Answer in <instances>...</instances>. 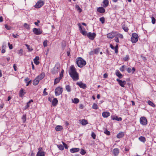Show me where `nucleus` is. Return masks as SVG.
<instances>
[{
  "mask_svg": "<svg viewBox=\"0 0 156 156\" xmlns=\"http://www.w3.org/2000/svg\"><path fill=\"white\" fill-rule=\"evenodd\" d=\"M80 149L79 148H73L70 149V152L72 153L77 152L79 151Z\"/></svg>",
  "mask_w": 156,
  "mask_h": 156,
  "instance_id": "obj_24",
  "label": "nucleus"
},
{
  "mask_svg": "<svg viewBox=\"0 0 156 156\" xmlns=\"http://www.w3.org/2000/svg\"><path fill=\"white\" fill-rule=\"evenodd\" d=\"M76 84L78 85L80 87L83 89H85L87 87L86 84L82 82H77V83Z\"/></svg>",
  "mask_w": 156,
  "mask_h": 156,
  "instance_id": "obj_14",
  "label": "nucleus"
},
{
  "mask_svg": "<svg viewBox=\"0 0 156 156\" xmlns=\"http://www.w3.org/2000/svg\"><path fill=\"white\" fill-rule=\"evenodd\" d=\"M62 79L61 78L59 77V78H56L55 79L54 82V85L57 84V83H58L60 80Z\"/></svg>",
  "mask_w": 156,
  "mask_h": 156,
  "instance_id": "obj_30",
  "label": "nucleus"
},
{
  "mask_svg": "<svg viewBox=\"0 0 156 156\" xmlns=\"http://www.w3.org/2000/svg\"><path fill=\"white\" fill-rule=\"evenodd\" d=\"M147 103L148 104V105L151 106L153 107H155V105L153 103V102H152L151 101L149 100L147 101Z\"/></svg>",
  "mask_w": 156,
  "mask_h": 156,
  "instance_id": "obj_38",
  "label": "nucleus"
},
{
  "mask_svg": "<svg viewBox=\"0 0 156 156\" xmlns=\"http://www.w3.org/2000/svg\"><path fill=\"white\" fill-rule=\"evenodd\" d=\"M58 147L59 149L61 150H63L64 149V147L62 145H58Z\"/></svg>",
  "mask_w": 156,
  "mask_h": 156,
  "instance_id": "obj_45",
  "label": "nucleus"
},
{
  "mask_svg": "<svg viewBox=\"0 0 156 156\" xmlns=\"http://www.w3.org/2000/svg\"><path fill=\"white\" fill-rule=\"evenodd\" d=\"M60 66L59 64H56L52 70V73L53 74L57 73L59 71Z\"/></svg>",
  "mask_w": 156,
  "mask_h": 156,
  "instance_id": "obj_6",
  "label": "nucleus"
},
{
  "mask_svg": "<svg viewBox=\"0 0 156 156\" xmlns=\"http://www.w3.org/2000/svg\"><path fill=\"white\" fill-rule=\"evenodd\" d=\"M115 41L117 43H119V40L118 37H115Z\"/></svg>",
  "mask_w": 156,
  "mask_h": 156,
  "instance_id": "obj_60",
  "label": "nucleus"
},
{
  "mask_svg": "<svg viewBox=\"0 0 156 156\" xmlns=\"http://www.w3.org/2000/svg\"><path fill=\"white\" fill-rule=\"evenodd\" d=\"M126 67V66L125 65L122 66L121 67L120 69L119 70L120 71L122 72H123L124 71V69Z\"/></svg>",
  "mask_w": 156,
  "mask_h": 156,
  "instance_id": "obj_47",
  "label": "nucleus"
},
{
  "mask_svg": "<svg viewBox=\"0 0 156 156\" xmlns=\"http://www.w3.org/2000/svg\"><path fill=\"white\" fill-rule=\"evenodd\" d=\"M139 140L143 143H144L146 141V139L143 136H140L139 138Z\"/></svg>",
  "mask_w": 156,
  "mask_h": 156,
  "instance_id": "obj_32",
  "label": "nucleus"
},
{
  "mask_svg": "<svg viewBox=\"0 0 156 156\" xmlns=\"http://www.w3.org/2000/svg\"><path fill=\"white\" fill-rule=\"evenodd\" d=\"M88 122L87 120L85 119H83L81 121V124L83 125H85L87 124Z\"/></svg>",
  "mask_w": 156,
  "mask_h": 156,
  "instance_id": "obj_39",
  "label": "nucleus"
},
{
  "mask_svg": "<svg viewBox=\"0 0 156 156\" xmlns=\"http://www.w3.org/2000/svg\"><path fill=\"white\" fill-rule=\"evenodd\" d=\"M13 68L14 69V70L15 71H16L17 70V67H16V64H14L13 65Z\"/></svg>",
  "mask_w": 156,
  "mask_h": 156,
  "instance_id": "obj_64",
  "label": "nucleus"
},
{
  "mask_svg": "<svg viewBox=\"0 0 156 156\" xmlns=\"http://www.w3.org/2000/svg\"><path fill=\"white\" fill-rule=\"evenodd\" d=\"M33 30L34 33L37 35L41 34L42 33V30L40 28H34Z\"/></svg>",
  "mask_w": 156,
  "mask_h": 156,
  "instance_id": "obj_9",
  "label": "nucleus"
},
{
  "mask_svg": "<svg viewBox=\"0 0 156 156\" xmlns=\"http://www.w3.org/2000/svg\"><path fill=\"white\" fill-rule=\"evenodd\" d=\"M80 154H81L82 155H84L86 153V151L84 149H81V151L80 152Z\"/></svg>",
  "mask_w": 156,
  "mask_h": 156,
  "instance_id": "obj_49",
  "label": "nucleus"
},
{
  "mask_svg": "<svg viewBox=\"0 0 156 156\" xmlns=\"http://www.w3.org/2000/svg\"><path fill=\"white\" fill-rule=\"evenodd\" d=\"M40 81L37 77L33 80V84L34 85H37Z\"/></svg>",
  "mask_w": 156,
  "mask_h": 156,
  "instance_id": "obj_26",
  "label": "nucleus"
},
{
  "mask_svg": "<svg viewBox=\"0 0 156 156\" xmlns=\"http://www.w3.org/2000/svg\"><path fill=\"white\" fill-rule=\"evenodd\" d=\"M25 45L27 47V49H28V51H31L33 50V49L32 48H30V46L29 45L27 44H25Z\"/></svg>",
  "mask_w": 156,
  "mask_h": 156,
  "instance_id": "obj_40",
  "label": "nucleus"
},
{
  "mask_svg": "<svg viewBox=\"0 0 156 156\" xmlns=\"http://www.w3.org/2000/svg\"><path fill=\"white\" fill-rule=\"evenodd\" d=\"M110 47L112 49H114L115 50V52L116 53H117L118 52V44H117L116 46L114 47L113 45L111 44L110 45Z\"/></svg>",
  "mask_w": 156,
  "mask_h": 156,
  "instance_id": "obj_15",
  "label": "nucleus"
},
{
  "mask_svg": "<svg viewBox=\"0 0 156 156\" xmlns=\"http://www.w3.org/2000/svg\"><path fill=\"white\" fill-rule=\"evenodd\" d=\"M47 90L46 88H44V91L43 92V95L44 96H46L48 95V93L46 92V90Z\"/></svg>",
  "mask_w": 156,
  "mask_h": 156,
  "instance_id": "obj_52",
  "label": "nucleus"
},
{
  "mask_svg": "<svg viewBox=\"0 0 156 156\" xmlns=\"http://www.w3.org/2000/svg\"><path fill=\"white\" fill-rule=\"evenodd\" d=\"M116 32L112 31L107 34V37L109 39H111L114 37L116 36Z\"/></svg>",
  "mask_w": 156,
  "mask_h": 156,
  "instance_id": "obj_8",
  "label": "nucleus"
},
{
  "mask_svg": "<svg viewBox=\"0 0 156 156\" xmlns=\"http://www.w3.org/2000/svg\"><path fill=\"white\" fill-rule=\"evenodd\" d=\"M58 100L56 98H54L52 101V105L54 106H55L58 103Z\"/></svg>",
  "mask_w": 156,
  "mask_h": 156,
  "instance_id": "obj_22",
  "label": "nucleus"
},
{
  "mask_svg": "<svg viewBox=\"0 0 156 156\" xmlns=\"http://www.w3.org/2000/svg\"><path fill=\"white\" fill-rule=\"evenodd\" d=\"M8 45L9 46V48L10 49H12L13 46L12 44H10L9 43H8Z\"/></svg>",
  "mask_w": 156,
  "mask_h": 156,
  "instance_id": "obj_59",
  "label": "nucleus"
},
{
  "mask_svg": "<svg viewBox=\"0 0 156 156\" xmlns=\"http://www.w3.org/2000/svg\"><path fill=\"white\" fill-rule=\"evenodd\" d=\"M127 71L128 73H130L132 71V73H133L135 71V69L134 67H133L132 69L130 67H129L127 69Z\"/></svg>",
  "mask_w": 156,
  "mask_h": 156,
  "instance_id": "obj_27",
  "label": "nucleus"
},
{
  "mask_svg": "<svg viewBox=\"0 0 156 156\" xmlns=\"http://www.w3.org/2000/svg\"><path fill=\"white\" fill-rule=\"evenodd\" d=\"M119 153V150L117 148H114L113 149L112 153L114 155L117 156Z\"/></svg>",
  "mask_w": 156,
  "mask_h": 156,
  "instance_id": "obj_16",
  "label": "nucleus"
},
{
  "mask_svg": "<svg viewBox=\"0 0 156 156\" xmlns=\"http://www.w3.org/2000/svg\"><path fill=\"white\" fill-rule=\"evenodd\" d=\"M45 76V74L44 73H42L40 75L37 76L36 77L40 81Z\"/></svg>",
  "mask_w": 156,
  "mask_h": 156,
  "instance_id": "obj_21",
  "label": "nucleus"
},
{
  "mask_svg": "<svg viewBox=\"0 0 156 156\" xmlns=\"http://www.w3.org/2000/svg\"><path fill=\"white\" fill-rule=\"evenodd\" d=\"M62 129V127L61 126H57L55 128V129L57 131H60Z\"/></svg>",
  "mask_w": 156,
  "mask_h": 156,
  "instance_id": "obj_28",
  "label": "nucleus"
},
{
  "mask_svg": "<svg viewBox=\"0 0 156 156\" xmlns=\"http://www.w3.org/2000/svg\"><path fill=\"white\" fill-rule=\"evenodd\" d=\"M122 29L124 30L125 32H127L129 30V29L126 27L125 24H123L122 26Z\"/></svg>",
  "mask_w": 156,
  "mask_h": 156,
  "instance_id": "obj_29",
  "label": "nucleus"
},
{
  "mask_svg": "<svg viewBox=\"0 0 156 156\" xmlns=\"http://www.w3.org/2000/svg\"><path fill=\"white\" fill-rule=\"evenodd\" d=\"M116 35V36H118V38H120L121 39H123V36L122 34L118 33L117 32Z\"/></svg>",
  "mask_w": 156,
  "mask_h": 156,
  "instance_id": "obj_36",
  "label": "nucleus"
},
{
  "mask_svg": "<svg viewBox=\"0 0 156 156\" xmlns=\"http://www.w3.org/2000/svg\"><path fill=\"white\" fill-rule=\"evenodd\" d=\"M110 115V113L108 112H104L102 113V116L104 118H107Z\"/></svg>",
  "mask_w": 156,
  "mask_h": 156,
  "instance_id": "obj_18",
  "label": "nucleus"
},
{
  "mask_svg": "<svg viewBox=\"0 0 156 156\" xmlns=\"http://www.w3.org/2000/svg\"><path fill=\"white\" fill-rule=\"evenodd\" d=\"M129 58V55H127L125 57H124L123 58V60L125 61H128Z\"/></svg>",
  "mask_w": 156,
  "mask_h": 156,
  "instance_id": "obj_51",
  "label": "nucleus"
},
{
  "mask_svg": "<svg viewBox=\"0 0 156 156\" xmlns=\"http://www.w3.org/2000/svg\"><path fill=\"white\" fill-rule=\"evenodd\" d=\"M100 21L101 22L102 24H103L105 22V18L104 17H101L99 19Z\"/></svg>",
  "mask_w": 156,
  "mask_h": 156,
  "instance_id": "obj_43",
  "label": "nucleus"
},
{
  "mask_svg": "<svg viewBox=\"0 0 156 156\" xmlns=\"http://www.w3.org/2000/svg\"><path fill=\"white\" fill-rule=\"evenodd\" d=\"M124 136V134L123 132H121L118 133L117 135V137L118 138H122Z\"/></svg>",
  "mask_w": 156,
  "mask_h": 156,
  "instance_id": "obj_33",
  "label": "nucleus"
},
{
  "mask_svg": "<svg viewBox=\"0 0 156 156\" xmlns=\"http://www.w3.org/2000/svg\"><path fill=\"white\" fill-rule=\"evenodd\" d=\"M104 133L108 135H109L110 134V132L108 131L107 129H105L104 132Z\"/></svg>",
  "mask_w": 156,
  "mask_h": 156,
  "instance_id": "obj_50",
  "label": "nucleus"
},
{
  "mask_svg": "<svg viewBox=\"0 0 156 156\" xmlns=\"http://www.w3.org/2000/svg\"><path fill=\"white\" fill-rule=\"evenodd\" d=\"M76 8L77 9V11L79 13H80L82 12L81 9L80 7L78 5H76Z\"/></svg>",
  "mask_w": 156,
  "mask_h": 156,
  "instance_id": "obj_42",
  "label": "nucleus"
},
{
  "mask_svg": "<svg viewBox=\"0 0 156 156\" xmlns=\"http://www.w3.org/2000/svg\"><path fill=\"white\" fill-rule=\"evenodd\" d=\"M111 117L113 120H117L119 121L122 120V118L121 117L118 118L117 116H112Z\"/></svg>",
  "mask_w": 156,
  "mask_h": 156,
  "instance_id": "obj_20",
  "label": "nucleus"
},
{
  "mask_svg": "<svg viewBox=\"0 0 156 156\" xmlns=\"http://www.w3.org/2000/svg\"><path fill=\"white\" fill-rule=\"evenodd\" d=\"M151 22L153 24H154L155 23L156 20L153 17H151Z\"/></svg>",
  "mask_w": 156,
  "mask_h": 156,
  "instance_id": "obj_54",
  "label": "nucleus"
},
{
  "mask_svg": "<svg viewBox=\"0 0 156 156\" xmlns=\"http://www.w3.org/2000/svg\"><path fill=\"white\" fill-rule=\"evenodd\" d=\"M78 25L79 27V30L80 33L84 35H86L87 34V32L86 31L84 30V28H83L84 30H83L81 26V25L80 23H78Z\"/></svg>",
  "mask_w": 156,
  "mask_h": 156,
  "instance_id": "obj_13",
  "label": "nucleus"
},
{
  "mask_svg": "<svg viewBox=\"0 0 156 156\" xmlns=\"http://www.w3.org/2000/svg\"><path fill=\"white\" fill-rule=\"evenodd\" d=\"M73 101L74 103L77 104L79 102V100L77 98H75L74 99Z\"/></svg>",
  "mask_w": 156,
  "mask_h": 156,
  "instance_id": "obj_46",
  "label": "nucleus"
},
{
  "mask_svg": "<svg viewBox=\"0 0 156 156\" xmlns=\"http://www.w3.org/2000/svg\"><path fill=\"white\" fill-rule=\"evenodd\" d=\"M116 81L118 82L119 84L121 87H125V85L126 83V82L125 81H122L119 79H117Z\"/></svg>",
  "mask_w": 156,
  "mask_h": 156,
  "instance_id": "obj_12",
  "label": "nucleus"
},
{
  "mask_svg": "<svg viewBox=\"0 0 156 156\" xmlns=\"http://www.w3.org/2000/svg\"><path fill=\"white\" fill-rule=\"evenodd\" d=\"M108 76V74L107 73H105L104 74L103 77L105 78H107Z\"/></svg>",
  "mask_w": 156,
  "mask_h": 156,
  "instance_id": "obj_61",
  "label": "nucleus"
},
{
  "mask_svg": "<svg viewBox=\"0 0 156 156\" xmlns=\"http://www.w3.org/2000/svg\"><path fill=\"white\" fill-rule=\"evenodd\" d=\"M5 28L8 30H10L11 29V27L9 26L7 24H5Z\"/></svg>",
  "mask_w": 156,
  "mask_h": 156,
  "instance_id": "obj_48",
  "label": "nucleus"
},
{
  "mask_svg": "<svg viewBox=\"0 0 156 156\" xmlns=\"http://www.w3.org/2000/svg\"><path fill=\"white\" fill-rule=\"evenodd\" d=\"M91 136L94 139H95L96 138V135L94 132H92L91 134Z\"/></svg>",
  "mask_w": 156,
  "mask_h": 156,
  "instance_id": "obj_57",
  "label": "nucleus"
},
{
  "mask_svg": "<svg viewBox=\"0 0 156 156\" xmlns=\"http://www.w3.org/2000/svg\"><path fill=\"white\" fill-rule=\"evenodd\" d=\"M87 36L91 40H94L96 36V34L95 33H91L89 32L87 34Z\"/></svg>",
  "mask_w": 156,
  "mask_h": 156,
  "instance_id": "obj_10",
  "label": "nucleus"
},
{
  "mask_svg": "<svg viewBox=\"0 0 156 156\" xmlns=\"http://www.w3.org/2000/svg\"><path fill=\"white\" fill-rule=\"evenodd\" d=\"M92 108L94 109H97L98 108V107L96 103H94L92 105Z\"/></svg>",
  "mask_w": 156,
  "mask_h": 156,
  "instance_id": "obj_41",
  "label": "nucleus"
},
{
  "mask_svg": "<svg viewBox=\"0 0 156 156\" xmlns=\"http://www.w3.org/2000/svg\"><path fill=\"white\" fill-rule=\"evenodd\" d=\"M108 0H105L103 2L104 4V7H106L108 5Z\"/></svg>",
  "mask_w": 156,
  "mask_h": 156,
  "instance_id": "obj_37",
  "label": "nucleus"
},
{
  "mask_svg": "<svg viewBox=\"0 0 156 156\" xmlns=\"http://www.w3.org/2000/svg\"><path fill=\"white\" fill-rule=\"evenodd\" d=\"M66 89L68 92H70L71 90V89L70 86L69 85H66Z\"/></svg>",
  "mask_w": 156,
  "mask_h": 156,
  "instance_id": "obj_35",
  "label": "nucleus"
},
{
  "mask_svg": "<svg viewBox=\"0 0 156 156\" xmlns=\"http://www.w3.org/2000/svg\"><path fill=\"white\" fill-rule=\"evenodd\" d=\"M26 93L23 91V90L21 89L20 91L19 96L20 97H22Z\"/></svg>",
  "mask_w": 156,
  "mask_h": 156,
  "instance_id": "obj_31",
  "label": "nucleus"
},
{
  "mask_svg": "<svg viewBox=\"0 0 156 156\" xmlns=\"http://www.w3.org/2000/svg\"><path fill=\"white\" fill-rule=\"evenodd\" d=\"M100 51V48H97L94 49V53L95 54L97 55Z\"/></svg>",
  "mask_w": 156,
  "mask_h": 156,
  "instance_id": "obj_44",
  "label": "nucleus"
},
{
  "mask_svg": "<svg viewBox=\"0 0 156 156\" xmlns=\"http://www.w3.org/2000/svg\"><path fill=\"white\" fill-rule=\"evenodd\" d=\"M138 35L135 33H133L131 37V41L133 43H136L138 40Z\"/></svg>",
  "mask_w": 156,
  "mask_h": 156,
  "instance_id": "obj_3",
  "label": "nucleus"
},
{
  "mask_svg": "<svg viewBox=\"0 0 156 156\" xmlns=\"http://www.w3.org/2000/svg\"><path fill=\"white\" fill-rule=\"evenodd\" d=\"M38 150V151L37 154V156H44V152L42 151V148H39Z\"/></svg>",
  "mask_w": 156,
  "mask_h": 156,
  "instance_id": "obj_11",
  "label": "nucleus"
},
{
  "mask_svg": "<svg viewBox=\"0 0 156 156\" xmlns=\"http://www.w3.org/2000/svg\"><path fill=\"white\" fill-rule=\"evenodd\" d=\"M44 2L42 0H39L36 3L34 7L36 8H39L43 6Z\"/></svg>",
  "mask_w": 156,
  "mask_h": 156,
  "instance_id": "obj_7",
  "label": "nucleus"
},
{
  "mask_svg": "<svg viewBox=\"0 0 156 156\" xmlns=\"http://www.w3.org/2000/svg\"><path fill=\"white\" fill-rule=\"evenodd\" d=\"M31 80H30V79L28 77L26 78L24 80V81L27 83L26 86H28L31 83Z\"/></svg>",
  "mask_w": 156,
  "mask_h": 156,
  "instance_id": "obj_23",
  "label": "nucleus"
},
{
  "mask_svg": "<svg viewBox=\"0 0 156 156\" xmlns=\"http://www.w3.org/2000/svg\"><path fill=\"white\" fill-rule=\"evenodd\" d=\"M115 74L120 79L122 78L123 77V75L118 70H116Z\"/></svg>",
  "mask_w": 156,
  "mask_h": 156,
  "instance_id": "obj_19",
  "label": "nucleus"
},
{
  "mask_svg": "<svg viewBox=\"0 0 156 156\" xmlns=\"http://www.w3.org/2000/svg\"><path fill=\"white\" fill-rule=\"evenodd\" d=\"M47 42L48 41L47 40H45L44 41L43 43V46L44 47H46L47 46Z\"/></svg>",
  "mask_w": 156,
  "mask_h": 156,
  "instance_id": "obj_55",
  "label": "nucleus"
},
{
  "mask_svg": "<svg viewBox=\"0 0 156 156\" xmlns=\"http://www.w3.org/2000/svg\"><path fill=\"white\" fill-rule=\"evenodd\" d=\"M22 119L23 122L24 123L26 120V115H23Z\"/></svg>",
  "mask_w": 156,
  "mask_h": 156,
  "instance_id": "obj_53",
  "label": "nucleus"
},
{
  "mask_svg": "<svg viewBox=\"0 0 156 156\" xmlns=\"http://www.w3.org/2000/svg\"><path fill=\"white\" fill-rule=\"evenodd\" d=\"M33 101V100L31 99L29 101L27 104L26 105L25 107V109H27L29 108L30 107V103L32 102Z\"/></svg>",
  "mask_w": 156,
  "mask_h": 156,
  "instance_id": "obj_34",
  "label": "nucleus"
},
{
  "mask_svg": "<svg viewBox=\"0 0 156 156\" xmlns=\"http://www.w3.org/2000/svg\"><path fill=\"white\" fill-rule=\"evenodd\" d=\"M97 11L100 13H103L105 12V10L103 7H100L97 9Z\"/></svg>",
  "mask_w": 156,
  "mask_h": 156,
  "instance_id": "obj_17",
  "label": "nucleus"
},
{
  "mask_svg": "<svg viewBox=\"0 0 156 156\" xmlns=\"http://www.w3.org/2000/svg\"><path fill=\"white\" fill-rule=\"evenodd\" d=\"M63 92V88L60 87H57L55 90L56 96H58L61 94Z\"/></svg>",
  "mask_w": 156,
  "mask_h": 156,
  "instance_id": "obj_4",
  "label": "nucleus"
},
{
  "mask_svg": "<svg viewBox=\"0 0 156 156\" xmlns=\"http://www.w3.org/2000/svg\"><path fill=\"white\" fill-rule=\"evenodd\" d=\"M76 63L78 67L82 68L86 64V61L81 57L76 59Z\"/></svg>",
  "mask_w": 156,
  "mask_h": 156,
  "instance_id": "obj_2",
  "label": "nucleus"
},
{
  "mask_svg": "<svg viewBox=\"0 0 156 156\" xmlns=\"http://www.w3.org/2000/svg\"><path fill=\"white\" fill-rule=\"evenodd\" d=\"M39 58L38 56H36L35 58L34 59V63L37 65L39 64V62L38 61Z\"/></svg>",
  "mask_w": 156,
  "mask_h": 156,
  "instance_id": "obj_25",
  "label": "nucleus"
},
{
  "mask_svg": "<svg viewBox=\"0 0 156 156\" xmlns=\"http://www.w3.org/2000/svg\"><path fill=\"white\" fill-rule=\"evenodd\" d=\"M66 45V44L65 42H62V46L63 48H64L65 47Z\"/></svg>",
  "mask_w": 156,
  "mask_h": 156,
  "instance_id": "obj_63",
  "label": "nucleus"
},
{
  "mask_svg": "<svg viewBox=\"0 0 156 156\" xmlns=\"http://www.w3.org/2000/svg\"><path fill=\"white\" fill-rule=\"evenodd\" d=\"M23 50L22 49H21L20 50L19 52V54L21 55H22L23 53Z\"/></svg>",
  "mask_w": 156,
  "mask_h": 156,
  "instance_id": "obj_58",
  "label": "nucleus"
},
{
  "mask_svg": "<svg viewBox=\"0 0 156 156\" xmlns=\"http://www.w3.org/2000/svg\"><path fill=\"white\" fill-rule=\"evenodd\" d=\"M140 123L143 126H146L147 124V121L145 117L143 116L140 118Z\"/></svg>",
  "mask_w": 156,
  "mask_h": 156,
  "instance_id": "obj_5",
  "label": "nucleus"
},
{
  "mask_svg": "<svg viewBox=\"0 0 156 156\" xmlns=\"http://www.w3.org/2000/svg\"><path fill=\"white\" fill-rule=\"evenodd\" d=\"M63 72H64V70L63 69H62L61 72L60 73V77L61 78H62V77L63 76Z\"/></svg>",
  "mask_w": 156,
  "mask_h": 156,
  "instance_id": "obj_56",
  "label": "nucleus"
},
{
  "mask_svg": "<svg viewBox=\"0 0 156 156\" xmlns=\"http://www.w3.org/2000/svg\"><path fill=\"white\" fill-rule=\"evenodd\" d=\"M63 144L66 149H68L67 145L65 143L63 142Z\"/></svg>",
  "mask_w": 156,
  "mask_h": 156,
  "instance_id": "obj_62",
  "label": "nucleus"
},
{
  "mask_svg": "<svg viewBox=\"0 0 156 156\" xmlns=\"http://www.w3.org/2000/svg\"><path fill=\"white\" fill-rule=\"evenodd\" d=\"M70 76L74 81H76L79 79V75L74 66H71L69 71Z\"/></svg>",
  "mask_w": 156,
  "mask_h": 156,
  "instance_id": "obj_1",
  "label": "nucleus"
}]
</instances>
